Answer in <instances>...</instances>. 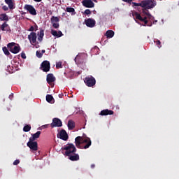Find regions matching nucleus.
I'll use <instances>...</instances> for the list:
<instances>
[{"instance_id":"27","label":"nucleus","mask_w":179,"mask_h":179,"mask_svg":"<svg viewBox=\"0 0 179 179\" xmlns=\"http://www.w3.org/2000/svg\"><path fill=\"white\" fill-rule=\"evenodd\" d=\"M132 5H134V6H141V8H143V1H141V3L133 2Z\"/></svg>"},{"instance_id":"41","label":"nucleus","mask_w":179,"mask_h":179,"mask_svg":"<svg viewBox=\"0 0 179 179\" xmlns=\"http://www.w3.org/2000/svg\"><path fill=\"white\" fill-rule=\"evenodd\" d=\"M123 2H127L128 3H129V2H132V1L134 0H122Z\"/></svg>"},{"instance_id":"15","label":"nucleus","mask_w":179,"mask_h":179,"mask_svg":"<svg viewBox=\"0 0 179 179\" xmlns=\"http://www.w3.org/2000/svg\"><path fill=\"white\" fill-rule=\"evenodd\" d=\"M83 139H85L82 136H78L75 138V143H76V146L78 148V149H82V141H83Z\"/></svg>"},{"instance_id":"18","label":"nucleus","mask_w":179,"mask_h":179,"mask_svg":"<svg viewBox=\"0 0 179 179\" xmlns=\"http://www.w3.org/2000/svg\"><path fill=\"white\" fill-rule=\"evenodd\" d=\"M114 114V111L112 110H108V109H104L102 110L99 114V115H113Z\"/></svg>"},{"instance_id":"40","label":"nucleus","mask_w":179,"mask_h":179,"mask_svg":"<svg viewBox=\"0 0 179 179\" xmlns=\"http://www.w3.org/2000/svg\"><path fill=\"white\" fill-rule=\"evenodd\" d=\"M34 30L36 31L34 27L31 26V27L29 28V29L28 30V31H34Z\"/></svg>"},{"instance_id":"12","label":"nucleus","mask_w":179,"mask_h":179,"mask_svg":"<svg viewBox=\"0 0 179 179\" xmlns=\"http://www.w3.org/2000/svg\"><path fill=\"white\" fill-rule=\"evenodd\" d=\"M28 39L31 44H36L37 41V34L36 32H31L28 36Z\"/></svg>"},{"instance_id":"30","label":"nucleus","mask_w":179,"mask_h":179,"mask_svg":"<svg viewBox=\"0 0 179 179\" xmlns=\"http://www.w3.org/2000/svg\"><path fill=\"white\" fill-rule=\"evenodd\" d=\"M154 43L157 45L158 48H162V42L159 40L154 41Z\"/></svg>"},{"instance_id":"7","label":"nucleus","mask_w":179,"mask_h":179,"mask_svg":"<svg viewBox=\"0 0 179 179\" xmlns=\"http://www.w3.org/2000/svg\"><path fill=\"white\" fill-rule=\"evenodd\" d=\"M82 145L83 146H81V149H89L92 146V140H90V138L86 137L82 141Z\"/></svg>"},{"instance_id":"16","label":"nucleus","mask_w":179,"mask_h":179,"mask_svg":"<svg viewBox=\"0 0 179 179\" xmlns=\"http://www.w3.org/2000/svg\"><path fill=\"white\" fill-rule=\"evenodd\" d=\"M67 157H69V160L71 162H78L80 159L79 154H76L75 152L70 154V155H67Z\"/></svg>"},{"instance_id":"44","label":"nucleus","mask_w":179,"mask_h":179,"mask_svg":"<svg viewBox=\"0 0 179 179\" xmlns=\"http://www.w3.org/2000/svg\"><path fill=\"white\" fill-rule=\"evenodd\" d=\"M94 167H96V165H94V164H92V165H91V168H92V169H94Z\"/></svg>"},{"instance_id":"45","label":"nucleus","mask_w":179,"mask_h":179,"mask_svg":"<svg viewBox=\"0 0 179 179\" xmlns=\"http://www.w3.org/2000/svg\"><path fill=\"white\" fill-rule=\"evenodd\" d=\"M35 2H41L43 0H34Z\"/></svg>"},{"instance_id":"39","label":"nucleus","mask_w":179,"mask_h":179,"mask_svg":"<svg viewBox=\"0 0 179 179\" xmlns=\"http://www.w3.org/2000/svg\"><path fill=\"white\" fill-rule=\"evenodd\" d=\"M62 36H64V34H62V31H59L57 32V37H62Z\"/></svg>"},{"instance_id":"22","label":"nucleus","mask_w":179,"mask_h":179,"mask_svg":"<svg viewBox=\"0 0 179 179\" xmlns=\"http://www.w3.org/2000/svg\"><path fill=\"white\" fill-rule=\"evenodd\" d=\"M67 126L69 129L70 131H72V129L75 128V122H73V120H69Z\"/></svg>"},{"instance_id":"11","label":"nucleus","mask_w":179,"mask_h":179,"mask_svg":"<svg viewBox=\"0 0 179 179\" xmlns=\"http://www.w3.org/2000/svg\"><path fill=\"white\" fill-rule=\"evenodd\" d=\"M57 138L62 139V141H66L69 137L68 136V133H66V131L62 129L57 134Z\"/></svg>"},{"instance_id":"3","label":"nucleus","mask_w":179,"mask_h":179,"mask_svg":"<svg viewBox=\"0 0 179 179\" xmlns=\"http://www.w3.org/2000/svg\"><path fill=\"white\" fill-rule=\"evenodd\" d=\"M7 48L9 50L12 54H17L20 52V46L19 45H16V43L15 42L9 43L7 45Z\"/></svg>"},{"instance_id":"33","label":"nucleus","mask_w":179,"mask_h":179,"mask_svg":"<svg viewBox=\"0 0 179 179\" xmlns=\"http://www.w3.org/2000/svg\"><path fill=\"white\" fill-rule=\"evenodd\" d=\"M6 27H8V24H6V22H4L1 27V29L2 30V31H5Z\"/></svg>"},{"instance_id":"26","label":"nucleus","mask_w":179,"mask_h":179,"mask_svg":"<svg viewBox=\"0 0 179 179\" xmlns=\"http://www.w3.org/2000/svg\"><path fill=\"white\" fill-rule=\"evenodd\" d=\"M31 129V126H30V124H27L23 128L24 132H29Z\"/></svg>"},{"instance_id":"29","label":"nucleus","mask_w":179,"mask_h":179,"mask_svg":"<svg viewBox=\"0 0 179 179\" xmlns=\"http://www.w3.org/2000/svg\"><path fill=\"white\" fill-rule=\"evenodd\" d=\"M3 51L5 54V55H10V52H9V50H8V48L3 47Z\"/></svg>"},{"instance_id":"36","label":"nucleus","mask_w":179,"mask_h":179,"mask_svg":"<svg viewBox=\"0 0 179 179\" xmlns=\"http://www.w3.org/2000/svg\"><path fill=\"white\" fill-rule=\"evenodd\" d=\"M36 57L38 58H41L43 57V53H41L40 51L37 50L36 51Z\"/></svg>"},{"instance_id":"50","label":"nucleus","mask_w":179,"mask_h":179,"mask_svg":"<svg viewBox=\"0 0 179 179\" xmlns=\"http://www.w3.org/2000/svg\"><path fill=\"white\" fill-rule=\"evenodd\" d=\"M0 40H1V35H0Z\"/></svg>"},{"instance_id":"2","label":"nucleus","mask_w":179,"mask_h":179,"mask_svg":"<svg viewBox=\"0 0 179 179\" xmlns=\"http://www.w3.org/2000/svg\"><path fill=\"white\" fill-rule=\"evenodd\" d=\"M63 150H65L64 156H70L76 153V147L72 143H69L64 146Z\"/></svg>"},{"instance_id":"49","label":"nucleus","mask_w":179,"mask_h":179,"mask_svg":"<svg viewBox=\"0 0 179 179\" xmlns=\"http://www.w3.org/2000/svg\"><path fill=\"white\" fill-rule=\"evenodd\" d=\"M92 1H94V2H97V0H92Z\"/></svg>"},{"instance_id":"37","label":"nucleus","mask_w":179,"mask_h":179,"mask_svg":"<svg viewBox=\"0 0 179 179\" xmlns=\"http://www.w3.org/2000/svg\"><path fill=\"white\" fill-rule=\"evenodd\" d=\"M19 163H20V161L19 159H16L13 162V165L17 166V164H19Z\"/></svg>"},{"instance_id":"31","label":"nucleus","mask_w":179,"mask_h":179,"mask_svg":"<svg viewBox=\"0 0 179 179\" xmlns=\"http://www.w3.org/2000/svg\"><path fill=\"white\" fill-rule=\"evenodd\" d=\"M51 34L55 37H58V31H57L56 30L52 29Z\"/></svg>"},{"instance_id":"24","label":"nucleus","mask_w":179,"mask_h":179,"mask_svg":"<svg viewBox=\"0 0 179 179\" xmlns=\"http://www.w3.org/2000/svg\"><path fill=\"white\" fill-rule=\"evenodd\" d=\"M54 100V97L51 94H47L46 95V101L48 103H52V101Z\"/></svg>"},{"instance_id":"19","label":"nucleus","mask_w":179,"mask_h":179,"mask_svg":"<svg viewBox=\"0 0 179 179\" xmlns=\"http://www.w3.org/2000/svg\"><path fill=\"white\" fill-rule=\"evenodd\" d=\"M40 135H41V131H37L35 134H31V137L29 138L30 141H35L36 139H38L40 138Z\"/></svg>"},{"instance_id":"21","label":"nucleus","mask_w":179,"mask_h":179,"mask_svg":"<svg viewBox=\"0 0 179 179\" xmlns=\"http://www.w3.org/2000/svg\"><path fill=\"white\" fill-rule=\"evenodd\" d=\"M114 31L113 30H108L105 34L107 38H113L114 37Z\"/></svg>"},{"instance_id":"32","label":"nucleus","mask_w":179,"mask_h":179,"mask_svg":"<svg viewBox=\"0 0 179 179\" xmlns=\"http://www.w3.org/2000/svg\"><path fill=\"white\" fill-rule=\"evenodd\" d=\"M56 68L57 69L62 68V62H59L56 63Z\"/></svg>"},{"instance_id":"48","label":"nucleus","mask_w":179,"mask_h":179,"mask_svg":"<svg viewBox=\"0 0 179 179\" xmlns=\"http://www.w3.org/2000/svg\"><path fill=\"white\" fill-rule=\"evenodd\" d=\"M45 50H42V51H41V54L43 55V54H45Z\"/></svg>"},{"instance_id":"23","label":"nucleus","mask_w":179,"mask_h":179,"mask_svg":"<svg viewBox=\"0 0 179 179\" xmlns=\"http://www.w3.org/2000/svg\"><path fill=\"white\" fill-rule=\"evenodd\" d=\"M38 41H40V43H41L43 41V37H44V30H41L38 33Z\"/></svg>"},{"instance_id":"17","label":"nucleus","mask_w":179,"mask_h":179,"mask_svg":"<svg viewBox=\"0 0 179 179\" xmlns=\"http://www.w3.org/2000/svg\"><path fill=\"white\" fill-rule=\"evenodd\" d=\"M46 80H47V83L50 85V84L55 82L56 78L54 76V74L49 73L47 75Z\"/></svg>"},{"instance_id":"8","label":"nucleus","mask_w":179,"mask_h":179,"mask_svg":"<svg viewBox=\"0 0 179 179\" xmlns=\"http://www.w3.org/2000/svg\"><path fill=\"white\" fill-rule=\"evenodd\" d=\"M24 9H25V10H27V12H29V13H30V15H32L33 16H36V15H37V11L36 10V8H34V7L31 5L26 4L24 6Z\"/></svg>"},{"instance_id":"43","label":"nucleus","mask_w":179,"mask_h":179,"mask_svg":"<svg viewBox=\"0 0 179 179\" xmlns=\"http://www.w3.org/2000/svg\"><path fill=\"white\" fill-rule=\"evenodd\" d=\"M9 99H10V100H12V99H13V94H10V95L9 96Z\"/></svg>"},{"instance_id":"5","label":"nucleus","mask_w":179,"mask_h":179,"mask_svg":"<svg viewBox=\"0 0 179 179\" xmlns=\"http://www.w3.org/2000/svg\"><path fill=\"white\" fill-rule=\"evenodd\" d=\"M84 82L88 87H93L96 85V79L93 76L86 77Z\"/></svg>"},{"instance_id":"1","label":"nucleus","mask_w":179,"mask_h":179,"mask_svg":"<svg viewBox=\"0 0 179 179\" xmlns=\"http://www.w3.org/2000/svg\"><path fill=\"white\" fill-rule=\"evenodd\" d=\"M156 1L155 0H143V8L145 9L142 11V15H140L138 12H134L133 13V16H134L135 19L137 20H140V22H144L143 26H148V27H152L153 24L152 23V20H153V16L150 15V13L146 9H153L155 6H156Z\"/></svg>"},{"instance_id":"47","label":"nucleus","mask_w":179,"mask_h":179,"mask_svg":"<svg viewBox=\"0 0 179 179\" xmlns=\"http://www.w3.org/2000/svg\"><path fill=\"white\" fill-rule=\"evenodd\" d=\"M79 58V56H77L76 58H75V62H76V61H78V59Z\"/></svg>"},{"instance_id":"6","label":"nucleus","mask_w":179,"mask_h":179,"mask_svg":"<svg viewBox=\"0 0 179 179\" xmlns=\"http://www.w3.org/2000/svg\"><path fill=\"white\" fill-rule=\"evenodd\" d=\"M27 146L29 148L32 152H37V150H38V144L36 141L29 140L27 143Z\"/></svg>"},{"instance_id":"20","label":"nucleus","mask_w":179,"mask_h":179,"mask_svg":"<svg viewBox=\"0 0 179 179\" xmlns=\"http://www.w3.org/2000/svg\"><path fill=\"white\" fill-rule=\"evenodd\" d=\"M0 20L1 22H8L9 21V17L8 16V15L3 13L0 15Z\"/></svg>"},{"instance_id":"14","label":"nucleus","mask_w":179,"mask_h":179,"mask_svg":"<svg viewBox=\"0 0 179 179\" xmlns=\"http://www.w3.org/2000/svg\"><path fill=\"white\" fill-rule=\"evenodd\" d=\"M82 3L85 8H94V3L92 0H83Z\"/></svg>"},{"instance_id":"9","label":"nucleus","mask_w":179,"mask_h":179,"mask_svg":"<svg viewBox=\"0 0 179 179\" xmlns=\"http://www.w3.org/2000/svg\"><path fill=\"white\" fill-rule=\"evenodd\" d=\"M41 67L43 72H50V69H51V64L48 61L45 60L41 63Z\"/></svg>"},{"instance_id":"42","label":"nucleus","mask_w":179,"mask_h":179,"mask_svg":"<svg viewBox=\"0 0 179 179\" xmlns=\"http://www.w3.org/2000/svg\"><path fill=\"white\" fill-rule=\"evenodd\" d=\"M59 99H62V97H64V94H59Z\"/></svg>"},{"instance_id":"46","label":"nucleus","mask_w":179,"mask_h":179,"mask_svg":"<svg viewBox=\"0 0 179 179\" xmlns=\"http://www.w3.org/2000/svg\"><path fill=\"white\" fill-rule=\"evenodd\" d=\"M38 27H37V25H35V27H34V29H35V31H37V29H38Z\"/></svg>"},{"instance_id":"25","label":"nucleus","mask_w":179,"mask_h":179,"mask_svg":"<svg viewBox=\"0 0 179 179\" xmlns=\"http://www.w3.org/2000/svg\"><path fill=\"white\" fill-rule=\"evenodd\" d=\"M50 22L52 24L58 23L59 22V18H58V17L52 16L50 19Z\"/></svg>"},{"instance_id":"4","label":"nucleus","mask_w":179,"mask_h":179,"mask_svg":"<svg viewBox=\"0 0 179 179\" xmlns=\"http://www.w3.org/2000/svg\"><path fill=\"white\" fill-rule=\"evenodd\" d=\"M5 3L8 6V7L7 6H3L2 7L3 10H9V9H10V10L15 9L16 8V6H15V2H13V0H5Z\"/></svg>"},{"instance_id":"35","label":"nucleus","mask_w":179,"mask_h":179,"mask_svg":"<svg viewBox=\"0 0 179 179\" xmlns=\"http://www.w3.org/2000/svg\"><path fill=\"white\" fill-rule=\"evenodd\" d=\"M84 15H87L88 16V15H92V11L89 9H86L84 12Z\"/></svg>"},{"instance_id":"38","label":"nucleus","mask_w":179,"mask_h":179,"mask_svg":"<svg viewBox=\"0 0 179 179\" xmlns=\"http://www.w3.org/2000/svg\"><path fill=\"white\" fill-rule=\"evenodd\" d=\"M21 58H22V59H26L27 58L26 54L24 52L21 53Z\"/></svg>"},{"instance_id":"34","label":"nucleus","mask_w":179,"mask_h":179,"mask_svg":"<svg viewBox=\"0 0 179 179\" xmlns=\"http://www.w3.org/2000/svg\"><path fill=\"white\" fill-rule=\"evenodd\" d=\"M52 24V27H54V29H59V23L58 22H55Z\"/></svg>"},{"instance_id":"28","label":"nucleus","mask_w":179,"mask_h":179,"mask_svg":"<svg viewBox=\"0 0 179 179\" xmlns=\"http://www.w3.org/2000/svg\"><path fill=\"white\" fill-rule=\"evenodd\" d=\"M66 12H69V13H73V12H75V8H72V7H67L66 8Z\"/></svg>"},{"instance_id":"10","label":"nucleus","mask_w":179,"mask_h":179,"mask_svg":"<svg viewBox=\"0 0 179 179\" xmlns=\"http://www.w3.org/2000/svg\"><path fill=\"white\" fill-rule=\"evenodd\" d=\"M62 125V121L59 118L55 117L52 120V122L50 124L52 128L59 127Z\"/></svg>"},{"instance_id":"13","label":"nucleus","mask_w":179,"mask_h":179,"mask_svg":"<svg viewBox=\"0 0 179 179\" xmlns=\"http://www.w3.org/2000/svg\"><path fill=\"white\" fill-rule=\"evenodd\" d=\"M85 23L87 27H94L96 26V20L92 19V18H88L85 20Z\"/></svg>"}]
</instances>
